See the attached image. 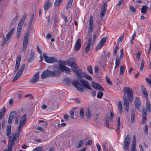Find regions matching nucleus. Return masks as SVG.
Segmentation results:
<instances>
[{"label":"nucleus","mask_w":151,"mask_h":151,"mask_svg":"<svg viewBox=\"0 0 151 151\" xmlns=\"http://www.w3.org/2000/svg\"><path fill=\"white\" fill-rule=\"evenodd\" d=\"M80 84L78 80H74L72 81V84L74 86L80 91L83 92V87L84 88L91 90V88L90 86L89 83L85 79H81L80 80Z\"/></svg>","instance_id":"f257e3e1"},{"label":"nucleus","mask_w":151,"mask_h":151,"mask_svg":"<svg viewBox=\"0 0 151 151\" xmlns=\"http://www.w3.org/2000/svg\"><path fill=\"white\" fill-rule=\"evenodd\" d=\"M54 72L48 70H46L42 73L41 77L42 79H44L46 77H48L50 76L54 77L55 74H59L62 72V69L58 67H56L54 68Z\"/></svg>","instance_id":"f03ea898"},{"label":"nucleus","mask_w":151,"mask_h":151,"mask_svg":"<svg viewBox=\"0 0 151 151\" xmlns=\"http://www.w3.org/2000/svg\"><path fill=\"white\" fill-rule=\"evenodd\" d=\"M27 121V116L26 114L23 115L21 118L20 123L18 128V130L16 133H14L12 136H13L17 138L19 137V134L20 133L21 129L26 123Z\"/></svg>","instance_id":"7ed1b4c3"},{"label":"nucleus","mask_w":151,"mask_h":151,"mask_svg":"<svg viewBox=\"0 0 151 151\" xmlns=\"http://www.w3.org/2000/svg\"><path fill=\"white\" fill-rule=\"evenodd\" d=\"M16 139L13 136H10L8 142V148H6L3 151H12L13 145L14 144V141Z\"/></svg>","instance_id":"20e7f679"},{"label":"nucleus","mask_w":151,"mask_h":151,"mask_svg":"<svg viewBox=\"0 0 151 151\" xmlns=\"http://www.w3.org/2000/svg\"><path fill=\"white\" fill-rule=\"evenodd\" d=\"M29 32L30 31L29 30H27L24 37L23 42V50L24 51H25L27 46Z\"/></svg>","instance_id":"39448f33"},{"label":"nucleus","mask_w":151,"mask_h":151,"mask_svg":"<svg viewBox=\"0 0 151 151\" xmlns=\"http://www.w3.org/2000/svg\"><path fill=\"white\" fill-rule=\"evenodd\" d=\"M43 56L46 62L48 63H53L56 62L57 61V59L55 58L52 57H48L47 56V54L45 53L43 54Z\"/></svg>","instance_id":"423d86ee"},{"label":"nucleus","mask_w":151,"mask_h":151,"mask_svg":"<svg viewBox=\"0 0 151 151\" xmlns=\"http://www.w3.org/2000/svg\"><path fill=\"white\" fill-rule=\"evenodd\" d=\"M125 91L127 93L128 99L130 102H131L133 99V93L131 89L127 87H124Z\"/></svg>","instance_id":"0eeeda50"},{"label":"nucleus","mask_w":151,"mask_h":151,"mask_svg":"<svg viewBox=\"0 0 151 151\" xmlns=\"http://www.w3.org/2000/svg\"><path fill=\"white\" fill-rule=\"evenodd\" d=\"M67 64L68 65L72 67L71 69L73 70V68H75L77 70L78 67L76 65L75 61L73 58H70L68 59L67 61Z\"/></svg>","instance_id":"6e6552de"},{"label":"nucleus","mask_w":151,"mask_h":151,"mask_svg":"<svg viewBox=\"0 0 151 151\" xmlns=\"http://www.w3.org/2000/svg\"><path fill=\"white\" fill-rule=\"evenodd\" d=\"M130 141V137L127 134L124 139L123 145V148L124 150L127 151Z\"/></svg>","instance_id":"1a4fd4ad"},{"label":"nucleus","mask_w":151,"mask_h":151,"mask_svg":"<svg viewBox=\"0 0 151 151\" xmlns=\"http://www.w3.org/2000/svg\"><path fill=\"white\" fill-rule=\"evenodd\" d=\"M14 28H13L8 32V33L6 35V38H4L2 44V45H4L11 37L13 33L14 30Z\"/></svg>","instance_id":"9d476101"},{"label":"nucleus","mask_w":151,"mask_h":151,"mask_svg":"<svg viewBox=\"0 0 151 151\" xmlns=\"http://www.w3.org/2000/svg\"><path fill=\"white\" fill-rule=\"evenodd\" d=\"M107 6L106 4L105 3H104L102 6V7L101 9L100 14V17L101 19L105 15L107 10Z\"/></svg>","instance_id":"9b49d317"},{"label":"nucleus","mask_w":151,"mask_h":151,"mask_svg":"<svg viewBox=\"0 0 151 151\" xmlns=\"http://www.w3.org/2000/svg\"><path fill=\"white\" fill-rule=\"evenodd\" d=\"M124 103V108L127 112H128L129 110V103L128 100L126 96H123Z\"/></svg>","instance_id":"f8f14e48"},{"label":"nucleus","mask_w":151,"mask_h":151,"mask_svg":"<svg viewBox=\"0 0 151 151\" xmlns=\"http://www.w3.org/2000/svg\"><path fill=\"white\" fill-rule=\"evenodd\" d=\"M89 22L88 30V32L90 33L92 32L93 29V18L92 16L90 17Z\"/></svg>","instance_id":"ddd939ff"},{"label":"nucleus","mask_w":151,"mask_h":151,"mask_svg":"<svg viewBox=\"0 0 151 151\" xmlns=\"http://www.w3.org/2000/svg\"><path fill=\"white\" fill-rule=\"evenodd\" d=\"M145 108H142V123L144 124L146 121L147 119V111Z\"/></svg>","instance_id":"4468645a"},{"label":"nucleus","mask_w":151,"mask_h":151,"mask_svg":"<svg viewBox=\"0 0 151 151\" xmlns=\"http://www.w3.org/2000/svg\"><path fill=\"white\" fill-rule=\"evenodd\" d=\"M39 72H37L30 80V81L31 83H35L38 81L39 78Z\"/></svg>","instance_id":"2eb2a0df"},{"label":"nucleus","mask_w":151,"mask_h":151,"mask_svg":"<svg viewBox=\"0 0 151 151\" xmlns=\"http://www.w3.org/2000/svg\"><path fill=\"white\" fill-rule=\"evenodd\" d=\"M59 67L62 69V72L65 71V72L66 73L68 74H70L71 71L70 69L68 67L63 65L62 63L59 65Z\"/></svg>","instance_id":"dca6fc26"},{"label":"nucleus","mask_w":151,"mask_h":151,"mask_svg":"<svg viewBox=\"0 0 151 151\" xmlns=\"http://www.w3.org/2000/svg\"><path fill=\"white\" fill-rule=\"evenodd\" d=\"M21 56L20 55H18L16 59V65L14 69V72H16L19 67V65L21 60Z\"/></svg>","instance_id":"f3484780"},{"label":"nucleus","mask_w":151,"mask_h":151,"mask_svg":"<svg viewBox=\"0 0 151 151\" xmlns=\"http://www.w3.org/2000/svg\"><path fill=\"white\" fill-rule=\"evenodd\" d=\"M17 114L15 111H13L11 113L9 116L8 119V122L9 124H11L12 122V121L15 119L16 116Z\"/></svg>","instance_id":"a211bd4d"},{"label":"nucleus","mask_w":151,"mask_h":151,"mask_svg":"<svg viewBox=\"0 0 151 151\" xmlns=\"http://www.w3.org/2000/svg\"><path fill=\"white\" fill-rule=\"evenodd\" d=\"M92 40V37H90L88 41L86 46L85 49V52L86 53H87L89 50Z\"/></svg>","instance_id":"6ab92c4d"},{"label":"nucleus","mask_w":151,"mask_h":151,"mask_svg":"<svg viewBox=\"0 0 151 151\" xmlns=\"http://www.w3.org/2000/svg\"><path fill=\"white\" fill-rule=\"evenodd\" d=\"M81 40L80 39H78L75 44L74 47V50L75 51L79 50L81 47Z\"/></svg>","instance_id":"aec40b11"},{"label":"nucleus","mask_w":151,"mask_h":151,"mask_svg":"<svg viewBox=\"0 0 151 151\" xmlns=\"http://www.w3.org/2000/svg\"><path fill=\"white\" fill-rule=\"evenodd\" d=\"M51 5V0H47L44 4V9L45 11V12L47 11L50 7Z\"/></svg>","instance_id":"412c9836"},{"label":"nucleus","mask_w":151,"mask_h":151,"mask_svg":"<svg viewBox=\"0 0 151 151\" xmlns=\"http://www.w3.org/2000/svg\"><path fill=\"white\" fill-rule=\"evenodd\" d=\"M141 105V102L139 99L138 97L136 98L135 99L134 102V106L135 108L139 109Z\"/></svg>","instance_id":"4be33fe9"},{"label":"nucleus","mask_w":151,"mask_h":151,"mask_svg":"<svg viewBox=\"0 0 151 151\" xmlns=\"http://www.w3.org/2000/svg\"><path fill=\"white\" fill-rule=\"evenodd\" d=\"M73 71L75 73L78 75V76L79 78H82L81 75L82 72L81 69H79L78 70H77V69L76 70V69L75 68H73Z\"/></svg>","instance_id":"5701e85b"},{"label":"nucleus","mask_w":151,"mask_h":151,"mask_svg":"<svg viewBox=\"0 0 151 151\" xmlns=\"http://www.w3.org/2000/svg\"><path fill=\"white\" fill-rule=\"evenodd\" d=\"M34 59V52L32 50H31L30 53V56L29 61L30 62H32Z\"/></svg>","instance_id":"b1692460"},{"label":"nucleus","mask_w":151,"mask_h":151,"mask_svg":"<svg viewBox=\"0 0 151 151\" xmlns=\"http://www.w3.org/2000/svg\"><path fill=\"white\" fill-rule=\"evenodd\" d=\"M6 110L4 107L0 111V120L2 119L4 116Z\"/></svg>","instance_id":"393cba45"},{"label":"nucleus","mask_w":151,"mask_h":151,"mask_svg":"<svg viewBox=\"0 0 151 151\" xmlns=\"http://www.w3.org/2000/svg\"><path fill=\"white\" fill-rule=\"evenodd\" d=\"M120 118L119 117H118L117 119V129L116 132L118 133H119L120 132Z\"/></svg>","instance_id":"a878e982"},{"label":"nucleus","mask_w":151,"mask_h":151,"mask_svg":"<svg viewBox=\"0 0 151 151\" xmlns=\"http://www.w3.org/2000/svg\"><path fill=\"white\" fill-rule=\"evenodd\" d=\"M6 136H9L11 134V127L10 125H8L6 128Z\"/></svg>","instance_id":"bb28decb"},{"label":"nucleus","mask_w":151,"mask_h":151,"mask_svg":"<svg viewBox=\"0 0 151 151\" xmlns=\"http://www.w3.org/2000/svg\"><path fill=\"white\" fill-rule=\"evenodd\" d=\"M25 67V64H23L22 66L21 67L20 69L18 71V73L17 74V75H19L20 76L22 75V73H23Z\"/></svg>","instance_id":"cd10ccee"},{"label":"nucleus","mask_w":151,"mask_h":151,"mask_svg":"<svg viewBox=\"0 0 151 151\" xmlns=\"http://www.w3.org/2000/svg\"><path fill=\"white\" fill-rule=\"evenodd\" d=\"M53 17L54 20V26H56L58 22V16L56 14H55L53 16Z\"/></svg>","instance_id":"c85d7f7f"},{"label":"nucleus","mask_w":151,"mask_h":151,"mask_svg":"<svg viewBox=\"0 0 151 151\" xmlns=\"http://www.w3.org/2000/svg\"><path fill=\"white\" fill-rule=\"evenodd\" d=\"M146 107L147 110L148 112H150L151 111V106L150 105V102L149 101L147 100L146 101Z\"/></svg>","instance_id":"c756f323"},{"label":"nucleus","mask_w":151,"mask_h":151,"mask_svg":"<svg viewBox=\"0 0 151 151\" xmlns=\"http://www.w3.org/2000/svg\"><path fill=\"white\" fill-rule=\"evenodd\" d=\"M148 9V7L146 6H143L142 8L141 12L143 14H146Z\"/></svg>","instance_id":"7c9ffc66"},{"label":"nucleus","mask_w":151,"mask_h":151,"mask_svg":"<svg viewBox=\"0 0 151 151\" xmlns=\"http://www.w3.org/2000/svg\"><path fill=\"white\" fill-rule=\"evenodd\" d=\"M82 76L88 80L91 81L92 80L91 77L90 76L87 74H86L85 73H83Z\"/></svg>","instance_id":"2f4dec72"},{"label":"nucleus","mask_w":151,"mask_h":151,"mask_svg":"<svg viewBox=\"0 0 151 151\" xmlns=\"http://www.w3.org/2000/svg\"><path fill=\"white\" fill-rule=\"evenodd\" d=\"M86 116L88 119H90L91 116L90 110L89 108H88L86 111Z\"/></svg>","instance_id":"473e14b6"},{"label":"nucleus","mask_w":151,"mask_h":151,"mask_svg":"<svg viewBox=\"0 0 151 151\" xmlns=\"http://www.w3.org/2000/svg\"><path fill=\"white\" fill-rule=\"evenodd\" d=\"M88 72L91 74H93L92 66L91 65L88 66L87 68Z\"/></svg>","instance_id":"72a5a7b5"},{"label":"nucleus","mask_w":151,"mask_h":151,"mask_svg":"<svg viewBox=\"0 0 151 151\" xmlns=\"http://www.w3.org/2000/svg\"><path fill=\"white\" fill-rule=\"evenodd\" d=\"M124 70L125 68L124 66L123 65H121L120 68V75H123L124 73Z\"/></svg>","instance_id":"f704fd0d"},{"label":"nucleus","mask_w":151,"mask_h":151,"mask_svg":"<svg viewBox=\"0 0 151 151\" xmlns=\"http://www.w3.org/2000/svg\"><path fill=\"white\" fill-rule=\"evenodd\" d=\"M142 92L145 97L147 98L148 97V93L147 91L144 88H142Z\"/></svg>","instance_id":"c9c22d12"},{"label":"nucleus","mask_w":151,"mask_h":151,"mask_svg":"<svg viewBox=\"0 0 151 151\" xmlns=\"http://www.w3.org/2000/svg\"><path fill=\"white\" fill-rule=\"evenodd\" d=\"M62 1L63 0H56L54 4V6L57 7L59 6Z\"/></svg>","instance_id":"e433bc0d"},{"label":"nucleus","mask_w":151,"mask_h":151,"mask_svg":"<svg viewBox=\"0 0 151 151\" xmlns=\"http://www.w3.org/2000/svg\"><path fill=\"white\" fill-rule=\"evenodd\" d=\"M134 118H135L134 113V111L133 110L132 111V113H131V119L132 122V123H133L134 122Z\"/></svg>","instance_id":"4c0bfd02"},{"label":"nucleus","mask_w":151,"mask_h":151,"mask_svg":"<svg viewBox=\"0 0 151 151\" xmlns=\"http://www.w3.org/2000/svg\"><path fill=\"white\" fill-rule=\"evenodd\" d=\"M80 115L81 118H83L84 117V110L83 108H81L80 109Z\"/></svg>","instance_id":"58836bf2"},{"label":"nucleus","mask_w":151,"mask_h":151,"mask_svg":"<svg viewBox=\"0 0 151 151\" xmlns=\"http://www.w3.org/2000/svg\"><path fill=\"white\" fill-rule=\"evenodd\" d=\"M73 1V0H69L67 6H66L65 9H68L71 6Z\"/></svg>","instance_id":"ea45409f"},{"label":"nucleus","mask_w":151,"mask_h":151,"mask_svg":"<svg viewBox=\"0 0 151 151\" xmlns=\"http://www.w3.org/2000/svg\"><path fill=\"white\" fill-rule=\"evenodd\" d=\"M96 89L98 90L101 91H104V88L99 84H98V85L97 86Z\"/></svg>","instance_id":"a19ab883"},{"label":"nucleus","mask_w":151,"mask_h":151,"mask_svg":"<svg viewBox=\"0 0 151 151\" xmlns=\"http://www.w3.org/2000/svg\"><path fill=\"white\" fill-rule=\"evenodd\" d=\"M121 59L119 58V57H116V59L115 64L119 65Z\"/></svg>","instance_id":"79ce46f5"},{"label":"nucleus","mask_w":151,"mask_h":151,"mask_svg":"<svg viewBox=\"0 0 151 151\" xmlns=\"http://www.w3.org/2000/svg\"><path fill=\"white\" fill-rule=\"evenodd\" d=\"M24 23V22H22L20 21L18 24L17 28L22 29V26L23 24Z\"/></svg>","instance_id":"37998d69"},{"label":"nucleus","mask_w":151,"mask_h":151,"mask_svg":"<svg viewBox=\"0 0 151 151\" xmlns=\"http://www.w3.org/2000/svg\"><path fill=\"white\" fill-rule=\"evenodd\" d=\"M43 147L40 146L34 149L32 151H41Z\"/></svg>","instance_id":"c03bdc74"},{"label":"nucleus","mask_w":151,"mask_h":151,"mask_svg":"<svg viewBox=\"0 0 151 151\" xmlns=\"http://www.w3.org/2000/svg\"><path fill=\"white\" fill-rule=\"evenodd\" d=\"M144 63V60H142L141 62L140 67V70L141 71H142V70L143 69Z\"/></svg>","instance_id":"a18cd8bd"},{"label":"nucleus","mask_w":151,"mask_h":151,"mask_svg":"<svg viewBox=\"0 0 151 151\" xmlns=\"http://www.w3.org/2000/svg\"><path fill=\"white\" fill-rule=\"evenodd\" d=\"M136 138L135 135H133L132 139V146H136Z\"/></svg>","instance_id":"49530a36"},{"label":"nucleus","mask_w":151,"mask_h":151,"mask_svg":"<svg viewBox=\"0 0 151 151\" xmlns=\"http://www.w3.org/2000/svg\"><path fill=\"white\" fill-rule=\"evenodd\" d=\"M84 143V141L83 140H81L80 142L79 143H78L77 146V147L78 148H80L83 145V144Z\"/></svg>","instance_id":"de8ad7c7"},{"label":"nucleus","mask_w":151,"mask_h":151,"mask_svg":"<svg viewBox=\"0 0 151 151\" xmlns=\"http://www.w3.org/2000/svg\"><path fill=\"white\" fill-rule=\"evenodd\" d=\"M106 126L108 128L109 127V118L107 116L105 117Z\"/></svg>","instance_id":"09e8293b"},{"label":"nucleus","mask_w":151,"mask_h":151,"mask_svg":"<svg viewBox=\"0 0 151 151\" xmlns=\"http://www.w3.org/2000/svg\"><path fill=\"white\" fill-rule=\"evenodd\" d=\"M103 94V93L101 91H99L97 95V97L99 98H101Z\"/></svg>","instance_id":"8fccbe9b"},{"label":"nucleus","mask_w":151,"mask_h":151,"mask_svg":"<svg viewBox=\"0 0 151 151\" xmlns=\"http://www.w3.org/2000/svg\"><path fill=\"white\" fill-rule=\"evenodd\" d=\"M103 45H104L103 44H102L99 42L96 47V50H98L100 49Z\"/></svg>","instance_id":"3c124183"},{"label":"nucleus","mask_w":151,"mask_h":151,"mask_svg":"<svg viewBox=\"0 0 151 151\" xmlns=\"http://www.w3.org/2000/svg\"><path fill=\"white\" fill-rule=\"evenodd\" d=\"M26 13H24V15L22 17L20 21L22 22H24L25 20V19L26 18Z\"/></svg>","instance_id":"603ef678"},{"label":"nucleus","mask_w":151,"mask_h":151,"mask_svg":"<svg viewBox=\"0 0 151 151\" xmlns=\"http://www.w3.org/2000/svg\"><path fill=\"white\" fill-rule=\"evenodd\" d=\"M124 33L120 37L118 40L117 42H121L124 39Z\"/></svg>","instance_id":"864d4df0"},{"label":"nucleus","mask_w":151,"mask_h":151,"mask_svg":"<svg viewBox=\"0 0 151 151\" xmlns=\"http://www.w3.org/2000/svg\"><path fill=\"white\" fill-rule=\"evenodd\" d=\"M98 83L93 82V83L91 84V86L96 89L97 88V86L98 85Z\"/></svg>","instance_id":"5fc2aeb1"},{"label":"nucleus","mask_w":151,"mask_h":151,"mask_svg":"<svg viewBox=\"0 0 151 151\" xmlns=\"http://www.w3.org/2000/svg\"><path fill=\"white\" fill-rule=\"evenodd\" d=\"M118 48V47L116 46L115 47V48L114 49V52L113 53V55H116L117 53V51Z\"/></svg>","instance_id":"6e6d98bb"},{"label":"nucleus","mask_w":151,"mask_h":151,"mask_svg":"<svg viewBox=\"0 0 151 151\" xmlns=\"http://www.w3.org/2000/svg\"><path fill=\"white\" fill-rule=\"evenodd\" d=\"M120 57H119V58H120L121 59H122L123 56V50L122 49L120 50Z\"/></svg>","instance_id":"4d7b16f0"},{"label":"nucleus","mask_w":151,"mask_h":151,"mask_svg":"<svg viewBox=\"0 0 151 151\" xmlns=\"http://www.w3.org/2000/svg\"><path fill=\"white\" fill-rule=\"evenodd\" d=\"M18 18V16L17 15H16L15 17L13 19L11 22V24H14L15 23L16 21L17 20Z\"/></svg>","instance_id":"13d9d810"},{"label":"nucleus","mask_w":151,"mask_h":151,"mask_svg":"<svg viewBox=\"0 0 151 151\" xmlns=\"http://www.w3.org/2000/svg\"><path fill=\"white\" fill-rule=\"evenodd\" d=\"M107 142H104L102 144V146L103 148L104 151H106V146Z\"/></svg>","instance_id":"bf43d9fd"},{"label":"nucleus","mask_w":151,"mask_h":151,"mask_svg":"<svg viewBox=\"0 0 151 151\" xmlns=\"http://www.w3.org/2000/svg\"><path fill=\"white\" fill-rule=\"evenodd\" d=\"M106 39L105 38H103L99 42L100 43L103 44V45H104V43L106 42Z\"/></svg>","instance_id":"052dcab7"},{"label":"nucleus","mask_w":151,"mask_h":151,"mask_svg":"<svg viewBox=\"0 0 151 151\" xmlns=\"http://www.w3.org/2000/svg\"><path fill=\"white\" fill-rule=\"evenodd\" d=\"M144 132L146 133V134L148 133V126L147 124L145 125V126Z\"/></svg>","instance_id":"680f3d73"},{"label":"nucleus","mask_w":151,"mask_h":151,"mask_svg":"<svg viewBox=\"0 0 151 151\" xmlns=\"http://www.w3.org/2000/svg\"><path fill=\"white\" fill-rule=\"evenodd\" d=\"M66 125V124L65 123H62L61 124H58V127H61L65 126Z\"/></svg>","instance_id":"e2e57ef3"},{"label":"nucleus","mask_w":151,"mask_h":151,"mask_svg":"<svg viewBox=\"0 0 151 151\" xmlns=\"http://www.w3.org/2000/svg\"><path fill=\"white\" fill-rule=\"evenodd\" d=\"M145 80L147 83L150 86H151V81L150 80L147 78H145Z\"/></svg>","instance_id":"0e129e2a"},{"label":"nucleus","mask_w":151,"mask_h":151,"mask_svg":"<svg viewBox=\"0 0 151 151\" xmlns=\"http://www.w3.org/2000/svg\"><path fill=\"white\" fill-rule=\"evenodd\" d=\"M106 81H107V82L108 83V84H109L110 85H111L112 84V83L110 81V79L109 78L106 77Z\"/></svg>","instance_id":"69168bd1"},{"label":"nucleus","mask_w":151,"mask_h":151,"mask_svg":"<svg viewBox=\"0 0 151 151\" xmlns=\"http://www.w3.org/2000/svg\"><path fill=\"white\" fill-rule=\"evenodd\" d=\"M118 107L119 109L122 108V102L121 101H118Z\"/></svg>","instance_id":"338daca9"},{"label":"nucleus","mask_w":151,"mask_h":151,"mask_svg":"<svg viewBox=\"0 0 151 151\" xmlns=\"http://www.w3.org/2000/svg\"><path fill=\"white\" fill-rule=\"evenodd\" d=\"M70 114L71 116V117L72 118H74V110H71L70 111Z\"/></svg>","instance_id":"774afa93"}]
</instances>
